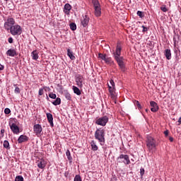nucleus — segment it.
<instances>
[{"mask_svg":"<svg viewBox=\"0 0 181 181\" xmlns=\"http://www.w3.org/2000/svg\"><path fill=\"white\" fill-rule=\"evenodd\" d=\"M42 130L43 129L42 128V126L39 124H35L33 127L34 134H35V135L37 136H40V135H42Z\"/></svg>","mask_w":181,"mask_h":181,"instance_id":"9b49d317","label":"nucleus"},{"mask_svg":"<svg viewBox=\"0 0 181 181\" xmlns=\"http://www.w3.org/2000/svg\"><path fill=\"white\" fill-rule=\"evenodd\" d=\"M95 139L98 141L101 146H104L105 144V130L103 129H98L95 132Z\"/></svg>","mask_w":181,"mask_h":181,"instance_id":"f257e3e1","label":"nucleus"},{"mask_svg":"<svg viewBox=\"0 0 181 181\" xmlns=\"http://www.w3.org/2000/svg\"><path fill=\"white\" fill-rule=\"evenodd\" d=\"M140 175L141 177H143L144 175H145V169H144V168L140 169Z\"/></svg>","mask_w":181,"mask_h":181,"instance_id":"37998d69","label":"nucleus"},{"mask_svg":"<svg viewBox=\"0 0 181 181\" xmlns=\"http://www.w3.org/2000/svg\"><path fill=\"white\" fill-rule=\"evenodd\" d=\"M29 141V137L25 135H21L18 139V144H23V142H28Z\"/></svg>","mask_w":181,"mask_h":181,"instance_id":"dca6fc26","label":"nucleus"},{"mask_svg":"<svg viewBox=\"0 0 181 181\" xmlns=\"http://www.w3.org/2000/svg\"><path fill=\"white\" fill-rule=\"evenodd\" d=\"M49 98H52L53 100H55L57 95H56V94L51 93L49 94Z\"/></svg>","mask_w":181,"mask_h":181,"instance_id":"ea45409f","label":"nucleus"},{"mask_svg":"<svg viewBox=\"0 0 181 181\" xmlns=\"http://www.w3.org/2000/svg\"><path fill=\"white\" fill-rule=\"evenodd\" d=\"M62 103V99L57 98L54 102H52L53 105H60Z\"/></svg>","mask_w":181,"mask_h":181,"instance_id":"c85d7f7f","label":"nucleus"},{"mask_svg":"<svg viewBox=\"0 0 181 181\" xmlns=\"http://www.w3.org/2000/svg\"><path fill=\"white\" fill-rule=\"evenodd\" d=\"M31 56H32L33 60H37V59H39V54H37V51H33L31 53Z\"/></svg>","mask_w":181,"mask_h":181,"instance_id":"cd10ccee","label":"nucleus"},{"mask_svg":"<svg viewBox=\"0 0 181 181\" xmlns=\"http://www.w3.org/2000/svg\"><path fill=\"white\" fill-rule=\"evenodd\" d=\"M66 156H67L68 160H73V157H71V154L70 153V150H66Z\"/></svg>","mask_w":181,"mask_h":181,"instance_id":"c756f323","label":"nucleus"},{"mask_svg":"<svg viewBox=\"0 0 181 181\" xmlns=\"http://www.w3.org/2000/svg\"><path fill=\"white\" fill-rule=\"evenodd\" d=\"M174 45H176V38H173Z\"/></svg>","mask_w":181,"mask_h":181,"instance_id":"3c124183","label":"nucleus"},{"mask_svg":"<svg viewBox=\"0 0 181 181\" xmlns=\"http://www.w3.org/2000/svg\"><path fill=\"white\" fill-rule=\"evenodd\" d=\"M13 86L15 87V90H14L15 94H21V88L18 87V85L14 84Z\"/></svg>","mask_w":181,"mask_h":181,"instance_id":"7c9ffc66","label":"nucleus"},{"mask_svg":"<svg viewBox=\"0 0 181 181\" xmlns=\"http://www.w3.org/2000/svg\"><path fill=\"white\" fill-rule=\"evenodd\" d=\"M164 135H165V136H168L169 135V130H165L164 132Z\"/></svg>","mask_w":181,"mask_h":181,"instance_id":"de8ad7c7","label":"nucleus"},{"mask_svg":"<svg viewBox=\"0 0 181 181\" xmlns=\"http://www.w3.org/2000/svg\"><path fill=\"white\" fill-rule=\"evenodd\" d=\"M10 33H11L13 36L21 35L22 28L19 25H13V27H11V29L10 30Z\"/></svg>","mask_w":181,"mask_h":181,"instance_id":"423d86ee","label":"nucleus"},{"mask_svg":"<svg viewBox=\"0 0 181 181\" xmlns=\"http://www.w3.org/2000/svg\"><path fill=\"white\" fill-rule=\"evenodd\" d=\"M146 144L148 152H151L152 153H153V152L156 151V146H158V144L156 143V140L154 139L153 137L148 136Z\"/></svg>","mask_w":181,"mask_h":181,"instance_id":"f03ea898","label":"nucleus"},{"mask_svg":"<svg viewBox=\"0 0 181 181\" xmlns=\"http://www.w3.org/2000/svg\"><path fill=\"white\" fill-rule=\"evenodd\" d=\"M90 146L92 148V150L98 151V146H97V144L95 143V141H94V140L91 141Z\"/></svg>","mask_w":181,"mask_h":181,"instance_id":"5701e85b","label":"nucleus"},{"mask_svg":"<svg viewBox=\"0 0 181 181\" xmlns=\"http://www.w3.org/2000/svg\"><path fill=\"white\" fill-rule=\"evenodd\" d=\"M109 93H114L115 91V83L114 80L110 79V83H107Z\"/></svg>","mask_w":181,"mask_h":181,"instance_id":"2eb2a0df","label":"nucleus"},{"mask_svg":"<svg viewBox=\"0 0 181 181\" xmlns=\"http://www.w3.org/2000/svg\"><path fill=\"white\" fill-rule=\"evenodd\" d=\"M70 11H71V5L70 4H66L64 7V12L66 15H70Z\"/></svg>","mask_w":181,"mask_h":181,"instance_id":"aec40b11","label":"nucleus"},{"mask_svg":"<svg viewBox=\"0 0 181 181\" xmlns=\"http://www.w3.org/2000/svg\"><path fill=\"white\" fill-rule=\"evenodd\" d=\"M4 114H6L7 115H8V114H11V109H9V108H6V109L4 110Z\"/></svg>","mask_w":181,"mask_h":181,"instance_id":"79ce46f5","label":"nucleus"},{"mask_svg":"<svg viewBox=\"0 0 181 181\" xmlns=\"http://www.w3.org/2000/svg\"><path fill=\"white\" fill-rule=\"evenodd\" d=\"M46 116L50 127H54V124H53V115H52V113H47Z\"/></svg>","mask_w":181,"mask_h":181,"instance_id":"f3484780","label":"nucleus"},{"mask_svg":"<svg viewBox=\"0 0 181 181\" xmlns=\"http://www.w3.org/2000/svg\"><path fill=\"white\" fill-rule=\"evenodd\" d=\"M37 166L40 169H45L46 168V161L44 159L38 160Z\"/></svg>","mask_w":181,"mask_h":181,"instance_id":"a211bd4d","label":"nucleus"},{"mask_svg":"<svg viewBox=\"0 0 181 181\" xmlns=\"http://www.w3.org/2000/svg\"><path fill=\"white\" fill-rule=\"evenodd\" d=\"M47 100H49V97L47 96Z\"/></svg>","mask_w":181,"mask_h":181,"instance_id":"864d4df0","label":"nucleus"},{"mask_svg":"<svg viewBox=\"0 0 181 181\" xmlns=\"http://www.w3.org/2000/svg\"><path fill=\"white\" fill-rule=\"evenodd\" d=\"M160 9L163 11V12H168V8L166 6H162L160 7Z\"/></svg>","mask_w":181,"mask_h":181,"instance_id":"a18cd8bd","label":"nucleus"},{"mask_svg":"<svg viewBox=\"0 0 181 181\" xmlns=\"http://www.w3.org/2000/svg\"><path fill=\"white\" fill-rule=\"evenodd\" d=\"M109 118L107 116H103L95 119V124L96 125H100L101 127H105L108 122Z\"/></svg>","mask_w":181,"mask_h":181,"instance_id":"39448f33","label":"nucleus"},{"mask_svg":"<svg viewBox=\"0 0 181 181\" xmlns=\"http://www.w3.org/2000/svg\"><path fill=\"white\" fill-rule=\"evenodd\" d=\"M74 93L76 94V95H81V91L77 86H73Z\"/></svg>","mask_w":181,"mask_h":181,"instance_id":"a878e982","label":"nucleus"},{"mask_svg":"<svg viewBox=\"0 0 181 181\" xmlns=\"http://www.w3.org/2000/svg\"><path fill=\"white\" fill-rule=\"evenodd\" d=\"M67 55L71 59V60H76V57L73 54V51L70 50V49H67Z\"/></svg>","mask_w":181,"mask_h":181,"instance_id":"b1692460","label":"nucleus"},{"mask_svg":"<svg viewBox=\"0 0 181 181\" xmlns=\"http://www.w3.org/2000/svg\"><path fill=\"white\" fill-rule=\"evenodd\" d=\"M44 93H45L44 88H40L38 91V95H43Z\"/></svg>","mask_w":181,"mask_h":181,"instance_id":"a19ab883","label":"nucleus"},{"mask_svg":"<svg viewBox=\"0 0 181 181\" xmlns=\"http://www.w3.org/2000/svg\"><path fill=\"white\" fill-rule=\"evenodd\" d=\"M98 58L101 59V60H103V62H105L107 61V59H108V57H107V54H105L99 53Z\"/></svg>","mask_w":181,"mask_h":181,"instance_id":"393cba45","label":"nucleus"},{"mask_svg":"<svg viewBox=\"0 0 181 181\" xmlns=\"http://www.w3.org/2000/svg\"><path fill=\"white\" fill-rule=\"evenodd\" d=\"M134 105H136L139 110H142V107L141 106L139 101L134 100Z\"/></svg>","mask_w":181,"mask_h":181,"instance_id":"473e14b6","label":"nucleus"},{"mask_svg":"<svg viewBox=\"0 0 181 181\" xmlns=\"http://www.w3.org/2000/svg\"><path fill=\"white\" fill-rule=\"evenodd\" d=\"M122 50V47H121V43L118 42L116 47L115 52H113V57H121V51Z\"/></svg>","mask_w":181,"mask_h":181,"instance_id":"f8f14e48","label":"nucleus"},{"mask_svg":"<svg viewBox=\"0 0 181 181\" xmlns=\"http://www.w3.org/2000/svg\"><path fill=\"white\" fill-rule=\"evenodd\" d=\"M93 4L95 8V15L98 18L101 16V7L100 6V3L98 0H93Z\"/></svg>","mask_w":181,"mask_h":181,"instance_id":"0eeeda50","label":"nucleus"},{"mask_svg":"<svg viewBox=\"0 0 181 181\" xmlns=\"http://www.w3.org/2000/svg\"><path fill=\"white\" fill-rule=\"evenodd\" d=\"M70 28L71 30H76V29H77V25H76V23H71L70 24Z\"/></svg>","mask_w":181,"mask_h":181,"instance_id":"72a5a7b5","label":"nucleus"},{"mask_svg":"<svg viewBox=\"0 0 181 181\" xmlns=\"http://www.w3.org/2000/svg\"><path fill=\"white\" fill-rule=\"evenodd\" d=\"M90 22V17L88 15L83 16L81 18V23L83 28H87L88 26V23Z\"/></svg>","mask_w":181,"mask_h":181,"instance_id":"9d476101","label":"nucleus"},{"mask_svg":"<svg viewBox=\"0 0 181 181\" xmlns=\"http://www.w3.org/2000/svg\"><path fill=\"white\" fill-rule=\"evenodd\" d=\"M76 83L78 87H83V83H84V78L81 75H77L76 78Z\"/></svg>","mask_w":181,"mask_h":181,"instance_id":"ddd939ff","label":"nucleus"},{"mask_svg":"<svg viewBox=\"0 0 181 181\" xmlns=\"http://www.w3.org/2000/svg\"><path fill=\"white\" fill-rule=\"evenodd\" d=\"M15 25V19L13 18H8L4 23V28L6 30H9Z\"/></svg>","mask_w":181,"mask_h":181,"instance_id":"6e6552de","label":"nucleus"},{"mask_svg":"<svg viewBox=\"0 0 181 181\" xmlns=\"http://www.w3.org/2000/svg\"><path fill=\"white\" fill-rule=\"evenodd\" d=\"M8 43H13V38H12V37H10L8 39Z\"/></svg>","mask_w":181,"mask_h":181,"instance_id":"49530a36","label":"nucleus"},{"mask_svg":"<svg viewBox=\"0 0 181 181\" xmlns=\"http://www.w3.org/2000/svg\"><path fill=\"white\" fill-rule=\"evenodd\" d=\"M7 56H10L11 57H15V56H18V53L16 50L10 49L6 52Z\"/></svg>","mask_w":181,"mask_h":181,"instance_id":"6ab92c4d","label":"nucleus"},{"mask_svg":"<svg viewBox=\"0 0 181 181\" xmlns=\"http://www.w3.org/2000/svg\"><path fill=\"white\" fill-rule=\"evenodd\" d=\"M105 63H106V64H110V66H114L115 64L114 61L112 60V58L108 57L106 59V62H105Z\"/></svg>","mask_w":181,"mask_h":181,"instance_id":"bb28decb","label":"nucleus"},{"mask_svg":"<svg viewBox=\"0 0 181 181\" xmlns=\"http://www.w3.org/2000/svg\"><path fill=\"white\" fill-rule=\"evenodd\" d=\"M164 56L166 57L167 60H170V59H172V52L170 49H165Z\"/></svg>","mask_w":181,"mask_h":181,"instance_id":"412c9836","label":"nucleus"},{"mask_svg":"<svg viewBox=\"0 0 181 181\" xmlns=\"http://www.w3.org/2000/svg\"><path fill=\"white\" fill-rule=\"evenodd\" d=\"M15 181H23V177L22 175L16 176Z\"/></svg>","mask_w":181,"mask_h":181,"instance_id":"4c0bfd02","label":"nucleus"},{"mask_svg":"<svg viewBox=\"0 0 181 181\" xmlns=\"http://www.w3.org/2000/svg\"><path fill=\"white\" fill-rule=\"evenodd\" d=\"M10 129H11L12 132L15 134L16 135H18L19 134L20 130H19V127L16 125V124L13 123V122L11 120L8 123Z\"/></svg>","mask_w":181,"mask_h":181,"instance_id":"1a4fd4ad","label":"nucleus"},{"mask_svg":"<svg viewBox=\"0 0 181 181\" xmlns=\"http://www.w3.org/2000/svg\"><path fill=\"white\" fill-rule=\"evenodd\" d=\"M64 97H65V98H66L69 101H70V100H71V95L70 93H64Z\"/></svg>","mask_w":181,"mask_h":181,"instance_id":"f704fd0d","label":"nucleus"},{"mask_svg":"<svg viewBox=\"0 0 181 181\" xmlns=\"http://www.w3.org/2000/svg\"><path fill=\"white\" fill-rule=\"evenodd\" d=\"M137 16H139V18H144L145 16L144 15V12H142L141 11H138Z\"/></svg>","mask_w":181,"mask_h":181,"instance_id":"58836bf2","label":"nucleus"},{"mask_svg":"<svg viewBox=\"0 0 181 181\" xmlns=\"http://www.w3.org/2000/svg\"><path fill=\"white\" fill-rule=\"evenodd\" d=\"M115 60H116L120 70L122 71H125V63L124 62V57H114Z\"/></svg>","mask_w":181,"mask_h":181,"instance_id":"20e7f679","label":"nucleus"},{"mask_svg":"<svg viewBox=\"0 0 181 181\" xmlns=\"http://www.w3.org/2000/svg\"><path fill=\"white\" fill-rule=\"evenodd\" d=\"M170 142H173V137H169Z\"/></svg>","mask_w":181,"mask_h":181,"instance_id":"8fccbe9b","label":"nucleus"},{"mask_svg":"<svg viewBox=\"0 0 181 181\" xmlns=\"http://www.w3.org/2000/svg\"><path fill=\"white\" fill-rule=\"evenodd\" d=\"M141 28H143V33H145V32H148V28L145 27V25H142Z\"/></svg>","mask_w":181,"mask_h":181,"instance_id":"c03bdc74","label":"nucleus"},{"mask_svg":"<svg viewBox=\"0 0 181 181\" xmlns=\"http://www.w3.org/2000/svg\"><path fill=\"white\" fill-rule=\"evenodd\" d=\"M74 181H83L80 175H76L74 179Z\"/></svg>","mask_w":181,"mask_h":181,"instance_id":"c9c22d12","label":"nucleus"},{"mask_svg":"<svg viewBox=\"0 0 181 181\" xmlns=\"http://www.w3.org/2000/svg\"><path fill=\"white\" fill-rule=\"evenodd\" d=\"M5 69V66L4 65L0 64V71H2Z\"/></svg>","mask_w":181,"mask_h":181,"instance_id":"09e8293b","label":"nucleus"},{"mask_svg":"<svg viewBox=\"0 0 181 181\" xmlns=\"http://www.w3.org/2000/svg\"><path fill=\"white\" fill-rule=\"evenodd\" d=\"M148 111H149V110H148V109H146V112H148Z\"/></svg>","mask_w":181,"mask_h":181,"instance_id":"603ef678","label":"nucleus"},{"mask_svg":"<svg viewBox=\"0 0 181 181\" xmlns=\"http://www.w3.org/2000/svg\"><path fill=\"white\" fill-rule=\"evenodd\" d=\"M4 148H6V149H9V141L5 140L3 144Z\"/></svg>","mask_w":181,"mask_h":181,"instance_id":"2f4dec72","label":"nucleus"},{"mask_svg":"<svg viewBox=\"0 0 181 181\" xmlns=\"http://www.w3.org/2000/svg\"><path fill=\"white\" fill-rule=\"evenodd\" d=\"M150 105L151 107V111L152 112H158V111H159V106L158 105V103H156V102L151 101Z\"/></svg>","mask_w":181,"mask_h":181,"instance_id":"4468645a","label":"nucleus"},{"mask_svg":"<svg viewBox=\"0 0 181 181\" xmlns=\"http://www.w3.org/2000/svg\"><path fill=\"white\" fill-rule=\"evenodd\" d=\"M5 136V129H2L0 133V139H2Z\"/></svg>","mask_w":181,"mask_h":181,"instance_id":"e433bc0d","label":"nucleus"},{"mask_svg":"<svg viewBox=\"0 0 181 181\" xmlns=\"http://www.w3.org/2000/svg\"><path fill=\"white\" fill-rule=\"evenodd\" d=\"M117 163H124V165H129L131 160H129V156L127 154H121L117 158Z\"/></svg>","mask_w":181,"mask_h":181,"instance_id":"7ed1b4c3","label":"nucleus"},{"mask_svg":"<svg viewBox=\"0 0 181 181\" xmlns=\"http://www.w3.org/2000/svg\"><path fill=\"white\" fill-rule=\"evenodd\" d=\"M110 98H112V100H113V103H115V104H117V99L118 98V96L117 95V93L115 91L110 92Z\"/></svg>","mask_w":181,"mask_h":181,"instance_id":"4be33fe9","label":"nucleus"}]
</instances>
